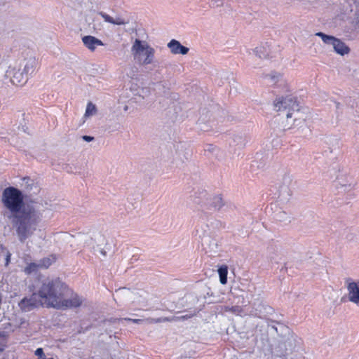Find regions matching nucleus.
<instances>
[{"label":"nucleus","mask_w":359,"mask_h":359,"mask_svg":"<svg viewBox=\"0 0 359 359\" xmlns=\"http://www.w3.org/2000/svg\"><path fill=\"white\" fill-rule=\"evenodd\" d=\"M97 111V109L95 104H93L92 102H88L86 107L85 116H89L95 114Z\"/></svg>","instance_id":"obj_18"},{"label":"nucleus","mask_w":359,"mask_h":359,"mask_svg":"<svg viewBox=\"0 0 359 359\" xmlns=\"http://www.w3.org/2000/svg\"><path fill=\"white\" fill-rule=\"evenodd\" d=\"M7 336L4 332H0V353L3 352L7 346Z\"/></svg>","instance_id":"obj_17"},{"label":"nucleus","mask_w":359,"mask_h":359,"mask_svg":"<svg viewBox=\"0 0 359 359\" xmlns=\"http://www.w3.org/2000/svg\"><path fill=\"white\" fill-rule=\"evenodd\" d=\"M82 138H83V140H85L86 142H90V141H92L94 139L93 137L88 136V135H83L82 137Z\"/></svg>","instance_id":"obj_24"},{"label":"nucleus","mask_w":359,"mask_h":359,"mask_svg":"<svg viewBox=\"0 0 359 359\" xmlns=\"http://www.w3.org/2000/svg\"><path fill=\"white\" fill-rule=\"evenodd\" d=\"M275 107L277 111H284L288 109L287 118H291L292 113L291 111H299V106L295 97L287 96L282 99H277L275 102Z\"/></svg>","instance_id":"obj_5"},{"label":"nucleus","mask_w":359,"mask_h":359,"mask_svg":"<svg viewBox=\"0 0 359 359\" xmlns=\"http://www.w3.org/2000/svg\"><path fill=\"white\" fill-rule=\"evenodd\" d=\"M333 48L337 53L341 55L347 54L349 52V48L346 46L344 42L337 38L334 39Z\"/></svg>","instance_id":"obj_11"},{"label":"nucleus","mask_w":359,"mask_h":359,"mask_svg":"<svg viewBox=\"0 0 359 359\" xmlns=\"http://www.w3.org/2000/svg\"><path fill=\"white\" fill-rule=\"evenodd\" d=\"M219 276V281L222 285L227 283L228 266L226 265H222L218 269Z\"/></svg>","instance_id":"obj_14"},{"label":"nucleus","mask_w":359,"mask_h":359,"mask_svg":"<svg viewBox=\"0 0 359 359\" xmlns=\"http://www.w3.org/2000/svg\"><path fill=\"white\" fill-rule=\"evenodd\" d=\"M212 204L215 208H220L223 205L222 197L220 196H215Z\"/></svg>","instance_id":"obj_20"},{"label":"nucleus","mask_w":359,"mask_h":359,"mask_svg":"<svg viewBox=\"0 0 359 359\" xmlns=\"http://www.w3.org/2000/svg\"><path fill=\"white\" fill-rule=\"evenodd\" d=\"M83 299L78 294L69 290L59 278L46 280L38 293L24 297L18 304L22 311H30L40 306L57 309L78 308Z\"/></svg>","instance_id":"obj_1"},{"label":"nucleus","mask_w":359,"mask_h":359,"mask_svg":"<svg viewBox=\"0 0 359 359\" xmlns=\"http://www.w3.org/2000/svg\"><path fill=\"white\" fill-rule=\"evenodd\" d=\"M28 80V76L20 70L14 72L11 79V82L15 86H22Z\"/></svg>","instance_id":"obj_9"},{"label":"nucleus","mask_w":359,"mask_h":359,"mask_svg":"<svg viewBox=\"0 0 359 359\" xmlns=\"http://www.w3.org/2000/svg\"><path fill=\"white\" fill-rule=\"evenodd\" d=\"M316 35L321 37L323 41L327 44H332L333 46L335 37L327 35L323 32H318Z\"/></svg>","instance_id":"obj_16"},{"label":"nucleus","mask_w":359,"mask_h":359,"mask_svg":"<svg viewBox=\"0 0 359 359\" xmlns=\"http://www.w3.org/2000/svg\"><path fill=\"white\" fill-rule=\"evenodd\" d=\"M347 283L348 298L351 302L359 304V280L353 281L351 278L346 280Z\"/></svg>","instance_id":"obj_6"},{"label":"nucleus","mask_w":359,"mask_h":359,"mask_svg":"<svg viewBox=\"0 0 359 359\" xmlns=\"http://www.w3.org/2000/svg\"><path fill=\"white\" fill-rule=\"evenodd\" d=\"M281 77L282 76L280 74L266 76V78L271 80L272 85H275L276 83L278 81L285 83V81H283Z\"/></svg>","instance_id":"obj_19"},{"label":"nucleus","mask_w":359,"mask_h":359,"mask_svg":"<svg viewBox=\"0 0 359 359\" xmlns=\"http://www.w3.org/2000/svg\"><path fill=\"white\" fill-rule=\"evenodd\" d=\"M1 201L4 206L11 213H20L24 207V196L20 190L13 187L4 189Z\"/></svg>","instance_id":"obj_2"},{"label":"nucleus","mask_w":359,"mask_h":359,"mask_svg":"<svg viewBox=\"0 0 359 359\" xmlns=\"http://www.w3.org/2000/svg\"><path fill=\"white\" fill-rule=\"evenodd\" d=\"M229 310L235 311L234 307H231V309H230Z\"/></svg>","instance_id":"obj_25"},{"label":"nucleus","mask_w":359,"mask_h":359,"mask_svg":"<svg viewBox=\"0 0 359 359\" xmlns=\"http://www.w3.org/2000/svg\"><path fill=\"white\" fill-rule=\"evenodd\" d=\"M84 46L90 51H95L97 46H103V42L95 36L88 35L82 38Z\"/></svg>","instance_id":"obj_7"},{"label":"nucleus","mask_w":359,"mask_h":359,"mask_svg":"<svg viewBox=\"0 0 359 359\" xmlns=\"http://www.w3.org/2000/svg\"><path fill=\"white\" fill-rule=\"evenodd\" d=\"M40 268L39 263L37 264L34 262H31L25 267L23 271L25 273V274L29 275L34 272H36Z\"/></svg>","instance_id":"obj_15"},{"label":"nucleus","mask_w":359,"mask_h":359,"mask_svg":"<svg viewBox=\"0 0 359 359\" xmlns=\"http://www.w3.org/2000/svg\"><path fill=\"white\" fill-rule=\"evenodd\" d=\"M168 46L170 48L172 53L186 55L189 52V48L182 46L178 41L171 40Z\"/></svg>","instance_id":"obj_8"},{"label":"nucleus","mask_w":359,"mask_h":359,"mask_svg":"<svg viewBox=\"0 0 359 359\" xmlns=\"http://www.w3.org/2000/svg\"><path fill=\"white\" fill-rule=\"evenodd\" d=\"M132 53L134 59L142 65L152 63L154 57V49L150 47L145 41L140 39H135L132 48Z\"/></svg>","instance_id":"obj_4"},{"label":"nucleus","mask_w":359,"mask_h":359,"mask_svg":"<svg viewBox=\"0 0 359 359\" xmlns=\"http://www.w3.org/2000/svg\"><path fill=\"white\" fill-rule=\"evenodd\" d=\"M57 260V257L54 254H51L48 257L41 259L39 262L40 269H47Z\"/></svg>","instance_id":"obj_10"},{"label":"nucleus","mask_w":359,"mask_h":359,"mask_svg":"<svg viewBox=\"0 0 359 359\" xmlns=\"http://www.w3.org/2000/svg\"><path fill=\"white\" fill-rule=\"evenodd\" d=\"M124 320L126 321H130V322H133V323H137V324H139V323L143 322V320H144L142 319H133V318H125Z\"/></svg>","instance_id":"obj_22"},{"label":"nucleus","mask_w":359,"mask_h":359,"mask_svg":"<svg viewBox=\"0 0 359 359\" xmlns=\"http://www.w3.org/2000/svg\"><path fill=\"white\" fill-rule=\"evenodd\" d=\"M23 215L16 216L19 219V224L17 227L16 231L20 241L23 242L29 236H30L35 229H31V224L37 223L39 217L36 215L34 210H29L28 211H23Z\"/></svg>","instance_id":"obj_3"},{"label":"nucleus","mask_w":359,"mask_h":359,"mask_svg":"<svg viewBox=\"0 0 359 359\" xmlns=\"http://www.w3.org/2000/svg\"><path fill=\"white\" fill-rule=\"evenodd\" d=\"M35 355L38 356L37 359H46L42 348H38L35 351Z\"/></svg>","instance_id":"obj_21"},{"label":"nucleus","mask_w":359,"mask_h":359,"mask_svg":"<svg viewBox=\"0 0 359 359\" xmlns=\"http://www.w3.org/2000/svg\"><path fill=\"white\" fill-rule=\"evenodd\" d=\"M37 65V62L35 59L29 60L25 65L23 72L28 76V74H32Z\"/></svg>","instance_id":"obj_13"},{"label":"nucleus","mask_w":359,"mask_h":359,"mask_svg":"<svg viewBox=\"0 0 359 359\" xmlns=\"http://www.w3.org/2000/svg\"><path fill=\"white\" fill-rule=\"evenodd\" d=\"M11 252H7L6 256V263H5L6 266H8L9 264V263L11 262Z\"/></svg>","instance_id":"obj_23"},{"label":"nucleus","mask_w":359,"mask_h":359,"mask_svg":"<svg viewBox=\"0 0 359 359\" xmlns=\"http://www.w3.org/2000/svg\"><path fill=\"white\" fill-rule=\"evenodd\" d=\"M46 359H53V358H46Z\"/></svg>","instance_id":"obj_26"},{"label":"nucleus","mask_w":359,"mask_h":359,"mask_svg":"<svg viewBox=\"0 0 359 359\" xmlns=\"http://www.w3.org/2000/svg\"><path fill=\"white\" fill-rule=\"evenodd\" d=\"M101 15L105 22H109L111 24L122 25H125L128 22L123 18H121V17H118V18L114 19L110 15H109L106 13H101Z\"/></svg>","instance_id":"obj_12"}]
</instances>
